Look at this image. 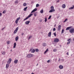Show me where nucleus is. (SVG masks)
<instances>
[{
	"mask_svg": "<svg viewBox=\"0 0 74 74\" xmlns=\"http://www.w3.org/2000/svg\"><path fill=\"white\" fill-rule=\"evenodd\" d=\"M47 51H45V52H44V53H47Z\"/></svg>",
	"mask_w": 74,
	"mask_h": 74,
	"instance_id": "nucleus-50",
	"label": "nucleus"
},
{
	"mask_svg": "<svg viewBox=\"0 0 74 74\" xmlns=\"http://www.w3.org/2000/svg\"><path fill=\"white\" fill-rule=\"evenodd\" d=\"M50 8L51 10H54V7H53V6H51V7Z\"/></svg>",
	"mask_w": 74,
	"mask_h": 74,
	"instance_id": "nucleus-22",
	"label": "nucleus"
},
{
	"mask_svg": "<svg viewBox=\"0 0 74 74\" xmlns=\"http://www.w3.org/2000/svg\"><path fill=\"white\" fill-rule=\"evenodd\" d=\"M56 49H55L53 50V51L54 52H56Z\"/></svg>",
	"mask_w": 74,
	"mask_h": 74,
	"instance_id": "nucleus-41",
	"label": "nucleus"
},
{
	"mask_svg": "<svg viewBox=\"0 0 74 74\" xmlns=\"http://www.w3.org/2000/svg\"><path fill=\"white\" fill-rule=\"evenodd\" d=\"M54 27H56V24H55Z\"/></svg>",
	"mask_w": 74,
	"mask_h": 74,
	"instance_id": "nucleus-59",
	"label": "nucleus"
},
{
	"mask_svg": "<svg viewBox=\"0 0 74 74\" xmlns=\"http://www.w3.org/2000/svg\"><path fill=\"white\" fill-rule=\"evenodd\" d=\"M22 71V70H21L20 71Z\"/></svg>",
	"mask_w": 74,
	"mask_h": 74,
	"instance_id": "nucleus-63",
	"label": "nucleus"
},
{
	"mask_svg": "<svg viewBox=\"0 0 74 74\" xmlns=\"http://www.w3.org/2000/svg\"><path fill=\"white\" fill-rule=\"evenodd\" d=\"M34 16H37V14H34Z\"/></svg>",
	"mask_w": 74,
	"mask_h": 74,
	"instance_id": "nucleus-47",
	"label": "nucleus"
},
{
	"mask_svg": "<svg viewBox=\"0 0 74 74\" xmlns=\"http://www.w3.org/2000/svg\"><path fill=\"white\" fill-rule=\"evenodd\" d=\"M23 34H24L23 33H22V34H21L22 36H23Z\"/></svg>",
	"mask_w": 74,
	"mask_h": 74,
	"instance_id": "nucleus-52",
	"label": "nucleus"
},
{
	"mask_svg": "<svg viewBox=\"0 0 74 74\" xmlns=\"http://www.w3.org/2000/svg\"><path fill=\"white\" fill-rule=\"evenodd\" d=\"M18 20H16L15 21V23H16V24H18Z\"/></svg>",
	"mask_w": 74,
	"mask_h": 74,
	"instance_id": "nucleus-37",
	"label": "nucleus"
},
{
	"mask_svg": "<svg viewBox=\"0 0 74 74\" xmlns=\"http://www.w3.org/2000/svg\"><path fill=\"white\" fill-rule=\"evenodd\" d=\"M6 11H7L5 10H4L2 12L3 14H5L6 12Z\"/></svg>",
	"mask_w": 74,
	"mask_h": 74,
	"instance_id": "nucleus-28",
	"label": "nucleus"
},
{
	"mask_svg": "<svg viewBox=\"0 0 74 74\" xmlns=\"http://www.w3.org/2000/svg\"><path fill=\"white\" fill-rule=\"evenodd\" d=\"M64 29H62V31L61 33L62 34L63 33V32H64Z\"/></svg>",
	"mask_w": 74,
	"mask_h": 74,
	"instance_id": "nucleus-38",
	"label": "nucleus"
},
{
	"mask_svg": "<svg viewBox=\"0 0 74 74\" xmlns=\"http://www.w3.org/2000/svg\"><path fill=\"white\" fill-rule=\"evenodd\" d=\"M54 41L58 42L59 41V40L58 38H56L54 40Z\"/></svg>",
	"mask_w": 74,
	"mask_h": 74,
	"instance_id": "nucleus-5",
	"label": "nucleus"
},
{
	"mask_svg": "<svg viewBox=\"0 0 74 74\" xmlns=\"http://www.w3.org/2000/svg\"><path fill=\"white\" fill-rule=\"evenodd\" d=\"M4 29H5V27H4L3 28H2V30H4Z\"/></svg>",
	"mask_w": 74,
	"mask_h": 74,
	"instance_id": "nucleus-48",
	"label": "nucleus"
},
{
	"mask_svg": "<svg viewBox=\"0 0 74 74\" xmlns=\"http://www.w3.org/2000/svg\"><path fill=\"white\" fill-rule=\"evenodd\" d=\"M55 10H52V9H51L50 11H49V12L51 13V12H54V11H55Z\"/></svg>",
	"mask_w": 74,
	"mask_h": 74,
	"instance_id": "nucleus-12",
	"label": "nucleus"
},
{
	"mask_svg": "<svg viewBox=\"0 0 74 74\" xmlns=\"http://www.w3.org/2000/svg\"><path fill=\"white\" fill-rule=\"evenodd\" d=\"M29 51H31V52H32V53H34V52H35V49L31 48L29 50Z\"/></svg>",
	"mask_w": 74,
	"mask_h": 74,
	"instance_id": "nucleus-4",
	"label": "nucleus"
},
{
	"mask_svg": "<svg viewBox=\"0 0 74 74\" xmlns=\"http://www.w3.org/2000/svg\"><path fill=\"white\" fill-rule=\"evenodd\" d=\"M23 5L24 6H26V5H27V3H24L23 4Z\"/></svg>",
	"mask_w": 74,
	"mask_h": 74,
	"instance_id": "nucleus-34",
	"label": "nucleus"
},
{
	"mask_svg": "<svg viewBox=\"0 0 74 74\" xmlns=\"http://www.w3.org/2000/svg\"><path fill=\"white\" fill-rule=\"evenodd\" d=\"M16 45V42H15L14 43V46L13 47V48H15Z\"/></svg>",
	"mask_w": 74,
	"mask_h": 74,
	"instance_id": "nucleus-13",
	"label": "nucleus"
},
{
	"mask_svg": "<svg viewBox=\"0 0 74 74\" xmlns=\"http://www.w3.org/2000/svg\"><path fill=\"white\" fill-rule=\"evenodd\" d=\"M61 25H60L58 27V31H60V30L61 28Z\"/></svg>",
	"mask_w": 74,
	"mask_h": 74,
	"instance_id": "nucleus-9",
	"label": "nucleus"
},
{
	"mask_svg": "<svg viewBox=\"0 0 74 74\" xmlns=\"http://www.w3.org/2000/svg\"><path fill=\"white\" fill-rule=\"evenodd\" d=\"M60 60V58H59V59L58 60L59 62Z\"/></svg>",
	"mask_w": 74,
	"mask_h": 74,
	"instance_id": "nucleus-54",
	"label": "nucleus"
},
{
	"mask_svg": "<svg viewBox=\"0 0 74 74\" xmlns=\"http://www.w3.org/2000/svg\"><path fill=\"white\" fill-rule=\"evenodd\" d=\"M17 32V31H16V30H15L14 32V34H16V33Z\"/></svg>",
	"mask_w": 74,
	"mask_h": 74,
	"instance_id": "nucleus-32",
	"label": "nucleus"
},
{
	"mask_svg": "<svg viewBox=\"0 0 74 74\" xmlns=\"http://www.w3.org/2000/svg\"><path fill=\"white\" fill-rule=\"evenodd\" d=\"M38 64H37V65H36V66H38Z\"/></svg>",
	"mask_w": 74,
	"mask_h": 74,
	"instance_id": "nucleus-57",
	"label": "nucleus"
},
{
	"mask_svg": "<svg viewBox=\"0 0 74 74\" xmlns=\"http://www.w3.org/2000/svg\"><path fill=\"white\" fill-rule=\"evenodd\" d=\"M15 3H18V2L17 1H15Z\"/></svg>",
	"mask_w": 74,
	"mask_h": 74,
	"instance_id": "nucleus-45",
	"label": "nucleus"
},
{
	"mask_svg": "<svg viewBox=\"0 0 74 74\" xmlns=\"http://www.w3.org/2000/svg\"><path fill=\"white\" fill-rule=\"evenodd\" d=\"M19 38V37L18 36H16L15 38V41H18V40Z\"/></svg>",
	"mask_w": 74,
	"mask_h": 74,
	"instance_id": "nucleus-16",
	"label": "nucleus"
},
{
	"mask_svg": "<svg viewBox=\"0 0 74 74\" xmlns=\"http://www.w3.org/2000/svg\"><path fill=\"white\" fill-rule=\"evenodd\" d=\"M32 15H33V14H30L27 17H26L24 19L23 21H25V20L28 19H29V18H30V17H31V16H32Z\"/></svg>",
	"mask_w": 74,
	"mask_h": 74,
	"instance_id": "nucleus-2",
	"label": "nucleus"
},
{
	"mask_svg": "<svg viewBox=\"0 0 74 74\" xmlns=\"http://www.w3.org/2000/svg\"><path fill=\"white\" fill-rule=\"evenodd\" d=\"M57 2H59V0H58L57 1Z\"/></svg>",
	"mask_w": 74,
	"mask_h": 74,
	"instance_id": "nucleus-58",
	"label": "nucleus"
},
{
	"mask_svg": "<svg viewBox=\"0 0 74 74\" xmlns=\"http://www.w3.org/2000/svg\"><path fill=\"white\" fill-rule=\"evenodd\" d=\"M30 21H27L25 22V23L26 25H28V24H29V23H30Z\"/></svg>",
	"mask_w": 74,
	"mask_h": 74,
	"instance_id": "nucleus-11",
	"label": "nucleus"
},
{
	"mask_svg": "<svg viewBox=\"0 0 74 74\" xmlns=\"http://www.w3.org/2000/svg\"><path fill=\"white\" fill-rule=\"evenodd\" d=\"M19 29V28L18 27H17L15 29V30L16 31H18V29Z\"/></svg>",
	"mask_w": 74,
	"mask_h": 74,
	"instance_id": "nucleus-36",
	"label": "nucleus"
},
{
	"mask_svg": "<svg viewBox=\"0 0 74 74\" xmlns=\"http://www.w3.org/2000/svg\"><path fill=\"white\" fill-rule=\"evenodd\" d=\"M35 51L36 52H38L39 51V50L38 49H35Z\"/></svg>",
	"mask_w": 74,
	"mask_h": 74,
	"instance_id": "nucleus-24",
	"label": "nucleus"
},
{
	"mask_svg": "<svg viewBox=\"0 0 74 74\" xmlns=\"http://www.w3.org/2000/svg\"><path fill=\"white\" fill-rule=\"evenodd\" d=\"M20 18L21 17H19L18 18H17L16 20L18 21L20 19Z\"/></svg>",
	"mask_w": 74,
	"mask_h": 74,
	"instance_id": "nucleus-31",
	"label": "nucleus"
},
{
	"mask_svg": "<svg viewBox=\"0 0 74 74\" xmlns=\"http://www.w3.org/2000/svg\"><path fill=\"white\" fill-rule=\"evenodd\" d=\"M40 22H42V20H41Z\"/></svg>",
	"mask_w": 74,
	"mask_h": 74,
	"instance_id": "nucleus-64",
	"label": "nucleus"
},
{
	"mask_svg": "<svg viewBox=\"0 0 74 74\" xmlns=\"http://www.w3.org/2000/svg\"><path fill=\"white\" fill-rule=\"evenodd\" d=\"M66 55H69V52H67L66 53Z\"/></svg>",
	"mask_w": 74,
	"mask_h": 74,
	"instance_id": "nucleus-49",
	"label": "nucleus"
},
{
	"mask_svg": "<svg viewBox=\"0 0 74 74\" xmlns=\"http://www.w3.org/2000/svg\"><path fill=\"white\" fill-rule=\"evenodd\" d=\"M7 49H9V47L8 46L7 47Z\"/></svg>",
	"mask_w": 74,
	"mask_h": 74,
	"instance_id": "nucleus-56",
	"label": "nucleus"
},
{
	"mask_svg": "<svg viewBox=\"0 0 74 74\" xmlns=\"http://www.w3.org/2000/svg\"><path fill=\"white\" fill-rule=\"evenodd\" d=\"M27 7H26L24 8L23 9L24 11H26L27 10Z\"/></svg>",
	"mask_w": 74,
	"mask_h": 74,
	"instance_id": "nucleus-21",
	"label": "nucleus"
},
{
	"mask_svg": "<svg viewBox=\"0 0 74 74\" xmlns=\"http://www.w3.org/2000/svg\"><path fill=\"white\" fill-rule=\"evenodd\" d=\"M51 32H49L48 34V36H49V37H51Z\"/></svg>",
	"mask_w": 74,
	"mask_h": 74,
	"instance_id": "nucleus-17",
	"label": "nucleus"
},
{
	"mask_svg": "<svg viewBox=\"0 0 74 74\" xmlns=\"http://www.w3.org/2000/svg\"><path fill=\"white\" fill-rule=\"evenodd\" d=\"M39 5L38 4H36V7H39Z\"/></svg>",
	"mask_w": 74,
	"mask_h": 74,
	"instance_id": "nucleus-33",
	"label": "nucleus"
},
{
	"mask_svg": "<svg viewBox=\"0 0 74 74\" xmlns=\"http://www.w3.org/2000/svg\"><path fill=\"white\" fill-rule=\"evenodd\" d=\"M37 8H35L31 12V13L32 14V13H33L34 12H35V11H37Z\"/></svg>",
	"mask_w": 74,
	"mask_h": 74,
	"instance_id": "nucleus-8",
	"label": "nucleus"
},
{
	"mask_svg": "<svg viewBox=\"0 0 74 74\" xmlns=\"http://www.w3.org/2000/svg\"><path fill=\"white\" fill-rule=\"evenodd\" d=\"M62 7L63 8H64L66 7V5L64 4L62 5Z\"/></svg>",
	"mask_w": 74,
	"mask_h": 74,
	"instance_id": "nucleus-23",
	"label": "nucleus"
},
{
	"mask_svg": "<svg viewBox=\"0 0 74 74\" xmlns=\"http://www.w3.org/2000/svg\"><path fill=\"white\" fill-rule=\"evenodd\" d=\"M51 16H52L50 15L49 16V18H48V19H50L51 18Z\"/></svg>",
	"mask_w": 74,
	"mask_h": 74,
	"instance_id": "nucleus-35",
	"label": "nucleus"
},
{
	"mask_svg": "<svg viewBox=\"0 0 74 74\" xmlns=\"http://www.w3.org/2000/svg\"><path fill=\"white\" fill-rule=\"evenodd\" d=\"M72 27H73V26L68 27L66 28V30H69L70 29V28H71Z\"/></svg>",
	"mask_w": 74,
	"mask_h": 74,
	"instance_id": "nucleus-10",
	"label": "nucleus"
},
{
	"mask_svg": "<svg viewBox=\"0 0 74 74\" xmlns=\"http://www.w3.org/2000/svg\"><path fill=\"white\" fill-rule=\"evenodd\" d=\"M7 44H9V41H8V42H7Z\"/></svg>",
	"mask_w": 74,
	"mask_h": 74,
	"instance_id": "nucleus-53",
	"label": "nucleus"
},
{
	"mask_svg": "<svg viewBox=\"0 0 74 74\" xmlns=\"http://www.w3.org/2000/svg\"><path fill=\"white\" fill-rule=\"evenodd\" d=\"M12 61V59L11 58H10L7 61L8 64H10L11 62Z\"/></svg>",
	"mask_w": 74,
	"mask_h": 74,
	"instance_id": "nucleus-6",
	"label": "nucleus"
},
{
	"mask_svg": "<svg viewBox=\"0 0 74 74\" xmlns=\"http://www.w3.org/2000/svg\"><path fill=\"white\" fill-rule=\"evenodd\" d=\"M32 38V36H30L28 38V40H29L30 39V38Z\"/></svg>",
	"mask_w": 74,
	"mask_h": 74,
	"instance_id": "nucleus-27",
	"label": "nucleus"
},
{
	"mask_svg": "<svg viewBox=\"0 0 74 74\" xmlns=\"http://www.w3.org/2000/svg\"><path fill=\"white\" fill-rule=\"evenodd\" d=\"M40 13H41V14H43V12H44V10H43V9H42L40 12Z\"/></svg>",
	"mask_w": 74,
	"mask_h": 74,
	"instance_id": "nucleus-18",
	"label": "nucleus"
},
{
	"mask_svg": "<svg viewBox=\"0 0 74 74\" xmlns=\"http://www.w3.org/2000/svg\"><path fill=\"white\" fill-rule=\"evenodd\" d=\"M67 41H69V42L67 43V45H68L70 43V42L71 41V38H69L67 40Z\"/></svg>",
	"mask_w": 74,
	"mask_h": 74,
	"instance_id": "nucleus-7",
	"label": "nucleus"
},
{
	"mask_svg": "<svg viewBox=\"0 0 74 74\" xmlns=\"http://www.w3.org/2000/svg\"><path fill=\"white\" fill-rule=\"evenodd\" d=\"M73 7H71L70 8H69V10H73V9H74V5H72Z\"/></svg>",
	"mask_w": 74,
	"mask_h": 74,
	"instance_id": "nucleus-14",
	"label": "nucleus"
},
{
	"mask_svg": "<svg viewBox=\"0 0 74 74\" xmlns=\"http://www.w3.org/2000/svg\"><path fill=\"white\" fill-rule=\"evenodd\" d=\"M55 60H56H56H57V59H55Z\"/></svg>",
	"mask_w": 74,
	"mask_h": 74,
	"instance_id": "nucleus-62",
	"label": "nucleus"
},
{
	"mask_svg": "<svg viewBox=\"0 0 74 74\" xmlns=\"http://www.w3.org/2000/svg\"><path fill=\"white\" fill-rule=\"evenodd\" d=\"M31 4H33V3H34V2L33 1H32L31 2Z\"/></svg>",
	"mask_w": 74,
	"mask_h": 74,
	"instance_id": "nucleus-42",
	"label": "nucleus"
},
{
	"mask_svg": "<svg viewBox=\"0 0 74 74\" xmlns=\"http://www.w3.org/2000/svg\"><path fill=\"white\" fill-rule=\"evenodd\" d=\"M43 47H45V46H46V43H43Z\"/></svg>",
	"mask_w": 74,
	"mask_h": 74,
	"instance_id": "nucleus-26",
	"label": "nucleus"
},
{
	"mask_svg": "<svg viewBox=\"0 0 74 74\" xmlns=\"http://www.w3.org/2000/svg\"><path fill=\"white\" fill-rule=\"evenodd\" d=\"M62 62H64V59H62Z\"/></svg>",
	"mask_w": 74,
	"mask_h": 74,
	"instance_id": "nucleus-43",
	"label": "nucleus"
},
{
	"mask_svg": "<svg viewBox=\"0 0 74 74\" xmlns=\"http://www.w3.org/2000/svg\"><path fill=\"white\" fill-rule=\"evenodd\" d=\"M67 21H68V19L67 18H66L64 21L63 22L64 23V22H67Z\"/></svg>",
	"mask_w": 74,
	"mask_h": 74,
	"instance_id": "nucleus-25",
	"label": "nucleus"
},
{
	"mask_svg": "<svg viewBox=\"0 0 74 74\" xmlns=\"http://www.w3.org/2000/svg\"><path fill=\"white\" fill-rule=\"evenodd\" d=\"M53 31H55L56 30V28H54L53 29Z\"/></svg>",
	"mask_w": 74,
	"mask_h": 74,
	"instance_id": "nucleus-40",
	"label": "nucleus"
},
{
	"mask_svg": "<svg viewBox=\"0 0 74 74\" xmlns=\"http://www.w3.org/2000/svg\"><path fill=\"white\" fill-rule=\"evenodd\" d=\"M45 22H47V17H45Z\"/></svg>",
	"mask_w": 74,
	"mask_h": 74,
	"instance_id": "nucleus-30",
	"label": "nucleus"
},
{
	"mask_svg": "<svg viewBox=\"0 0 74 74\" xmlns=\"http://www.w3.org/2000/svg\"><path fill=\"white\" fill-rule=\"evenodd\" d=\"M2 15V13H0V16H1Z\"/></svg>",
	"mask_w": 74,
	"mask_h": 74,
	"instance_id": "nucleus-44",
	"label": "nucleus"
},
{
	"mask_svg": "<svg viewBox=\"0 0 74 74\" xmlns=\"http://www.w3.org/2000/svg\"><path fill=\"white\" fill-rule=\"evenodd\" d=\"M53 34H54V35L55 37H56V32L53 33Z\"/></svg>",
	"mask_w": 74,
	"mask_h": 74,
	"instance_id": "nucleus-39",
	"label": "nucleus"
},
{
	"mask_svg": "<svg viewBox=\"0 0 74 74\" xmlns=\"http://www.w3.org/2000/svg\"><path fill=\"white\" fill-rule=\"evenodd\" d=\"M46 51L47 52H48V49H47Z\"/></svg>",
	"mask_w": 74,
	"mask_h": 74,
	"instance_id": "nucleus-51",
	"label": "nucleus"
},
{
	"mask_svg": "<svg viewBox=\"0 0 74 74\" xmlns=\"http://www.w3.org/2000/svg\"><path fill=\"white\" fill-rule=\"evenodd\" d=\"M37 12H34V14H37Z\"/></svg>",
	"mask_w": 74,
	"mask_h": 74,
	"instance_id": "nucleus-55",
	"label": "nucleus"
},
{
	"mask_svg": "<svg viewBox=\"0 0 74 74\" xmlns=\"http://www.w3.org/2000/svg\"><path fill=\"white\" fill-rule=\"evenodd\" d=\"M33 56V55L32 54H29L26 57L28 58H32Z\"/></svg>",
	"mask_w": 74,
	"mask_h": 74,
	"instance_id": "nucleus-1",
	"label": "nucleus"
},
{
	"mask_svg": "<svg viewBox=\"0 0 74 74\" xmlns=\"http://www.w3.org/2000/svg\"><path fill=\"white\" fill-rule=\"evenodd\" d=\"M31 74H34V73H31Z\"/></svg>",
	"mask_w": 74,
	"mask_h": 74,
	"instance_id": "nucleus-61",
	"label": "nucleus"
},
{
	"mask_svg": "<svg viewBox=\"0 0 74 74\" xmlns=\"http://www.w3.org/2000/svg\"><path fill=\"white\" fill-rule=\"evenodd\" d=\"M2 55H4L5 54V51H3L2 53Z\"/></svg>",
	"mask_w": 74,
	"mask_h": 74,
	"instance_id": "nucleus-29",
	"label": "nucleus"
},
{
	"mask_svg": "<svg viewBox=\"0 0 74 74\" xmlns=\"http://www.w3.org/2000/svg\"><path fill=\"white\" fill-rule=\"evenodd\" d=\"M12 49H11V50H10V51H11V52H12Z\"/></svg>",
	"mask_w": 74,
	"mask_h": 74,
	"instance_id": "nucleus-60",
	"label": "nucleus"
},
{
	"mask_svg": "<svg viewBox=\"0 0 74 74\" xmlns=\"http://www.w3.org/2000/svg\"><path fill=\"white\" fill-rule=\"evenodd\" d=\"M50 62V60H49L47 61V63H49Z\"/></svg>",
	"mask_w": 74,
	"mask_h": 74,
	"instance_id": "nucleus-46",
	"label": "nucleus"
},
{
	"mask_svg": "<svg viewBox=\"0 0 74 74\" xmlns=\"http://www.w3.org/2000/svg\"><path fill=\"white\" fill-rule=\"evenodd\" d=\"M59 69H62L63 68V66L62 65H60L59 66Z\"/></svg>",
	"mask_w": 74,
	"mask_h": 74,
	"instance_id": "nucleus-15",
	"label": "nucleus"
},
{
	"mask_svg": "<svg viewBox=\"0 0 74 74\" xmlns=\"http://www.w3.org/2000/svg\"><path fill=\"white\" fill-rule=\"evenodd\" d=\"M9 64H6V69H8V67H9Z\"/></svg>",
	"mask_w": 74,
	"mask_h": 74,
	"instance_id": "nucleus-19",
	"label": "nucleus"
},
{
	"mask_svg": "<svg viewBox=\"0 0 74 74\" xmlns=\"http://www.w3.org/2000/svg\"><path fill=\"white\" fill-rule=\"evenodd\" d=\"M69 32L71 33H74V28H71L69 29Z\"/></svg>",
	"mask_w": 74,
	"mask_h": 74,
	"instance_id": "nucleus-3",
	"label": "nucleus"
},
{
	"mask_svg": "<svg viewBox=\"0 0 74 74\" xmlns=\"http://www.w3.org/2000/svg\"><path fill=\"white\" fill-rule=\"evenodd\" d=\"M18 60H16L14 61V63L16 64L18 63Z\"/></svg>",
	"mask_w": 74,
	"mask_h": 74,
	"instance_id": "nucleus-20",
	"label": "nucleus"
}]
</instances>
